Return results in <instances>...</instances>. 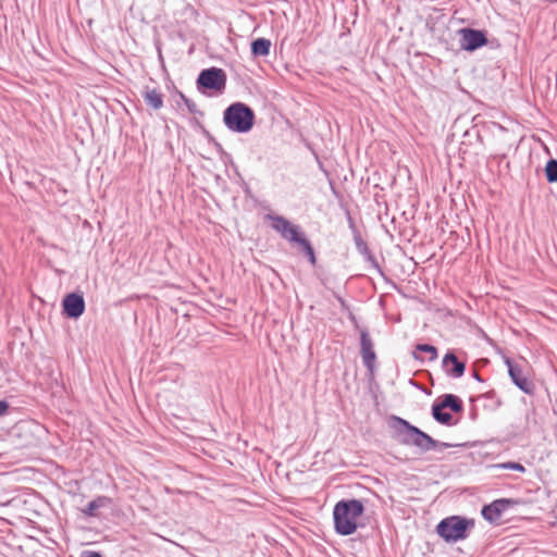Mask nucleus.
Returning <instances> with one entry per match:
<instances>
[{"instance_id": "9", "label": "nucleus", "mask_w": 557, "mask_h": 557, "mask_svg": "<svg viewBox=\"0 0 557 557\" xmlns=\"http://www.w3.org/2000/svg\"><path fill=\"white\" fill-rule=\"evenodd\" d=\"M505 364L507 366L511 382L524 394L533 396L535 394V384L524 375L521 366L509 357L505 358Z\"/></svg>"}, {"instance_id": "4", "label": "nucleus", "mask_w": 557, "mask_h": 557, "mask_svg": "<svg viewBox=\"0 0 557 557\" xmlns=\"http://www.w3.org/2000/svg\"><path fill=\"white\" fill-rule=\"evenodd\" d=\"M474 528V519L465 516H449L442 519L435 527L436 534L446 543L466 540Z\"/></svg>"}, {"instance_id": "8", "label": "nucleus", "mask_w": 557, "mask_h": 557, "mask_svg": "<svg viewBox=\"0 0 557 557\" xmlns=\"http://www.w3.org/2000/svg\"><path fill=\"white\" fill-rule=\"evenodd\" d=\"M457 34L459 36L460 49L467 52H474L488 44L487 32L485 29L462 27L457 30Z\"/></svg>"}, {"instance_id": "20", "label": "nucleus", "mask_w": 557, "mask_h": 557, "mask_svg": "<svg viewBox=\"0 0 557 557\" xmlns=\"http://www.w3.org/2000/svg\"><path fill=\"white\" fill-rule=\"evenodd\" d=\"M297 245H299L301 252L307 258V260L310 262L312 267L317 265V256L313 246L311 245L310 240L307 238V236Z\"/></svg>"}, {"instance_id": "34", "label": "nucleus", "mask_w": 557, "mask_h": 557, "mask_svg": "<svg viewBox=\"0 0 557 557\" xmlns=\"http://www.w3.org/2000/svg\"><path fill=\"white\" fill-rule=\"evenodd\" d=\"M210 144H212L214 146V148L216 149L218 152L226 154L223 146L215 138H214V141H211Z\"/></svg>"}, {"instance_id": "35", "label": "nucleus", "mask_w": 557, "mask_h": 557, "mask_svg": "<svg viewBox=\"0 0 557 557\" xmlns=\"http://www.w3.org/2000/svg\"><path fill=\"white\" fill-rule=\"evenodd\" d=\"M472 377H473L474 380H476L478 382H481V383H482V382H484V381H483V379H482V376L479 374V372H478V371H473V372H472Z\"/></svg>"}, {"instance_id": "25", "label": "nucleus", "mask_w": 557, "mask_h": 557, "mask_svg": "<svg viewBox=\"0 0 557 557\" xmlns=\"http://www.w3.org/2000/svg\"><path fill=\"white\" fill-rule=\"evenodd\" d=\"M352 238L358 252H361L362 250H366L367 247H369L367 242L362 238L360 232H355V234H352Z\"/></svg>"}, {"instance_id": "36", "label": "nucleus", "mask_w": 557, "mask_h": 557, "mask_svg": "<svg viewBox=\"0 0 557 557\" xmlns=\"http://www.w3.org/2000/svg\"><path fill=\"white\" fill-rule=\"evenodd\" d=\"M478 417V411L475 408H472L471 411H470V419L471 420H475Z\"/></svg>"}, {"instance_id": "17", "label": "nucleus", "mask_w": 557, "mask_h": 557, "mask_svg": "<svg viewBox=\"0 0 557 557\" xmlns=\"http://www.w3.org/2000/svg\"><path fill=\"white\" fill-rule=\"evenodd\" d=\"M265 219L272 221L271 227L280 233L281 236H285L287 228L292 224L289 220L278 214L269 213L265 215Z\"/></svg>"}, {"instance_id": "33", "label": "nucleus", "mask_w": 557, "mask_h": 557, "mask_svg": "<svg viewBox=\"0 0 557 557\" xmlns=\"http://www.w3.org/2000/svg\"><path fill=\"white\" fill-rule=\"evenodd\" d=\"M330 187H331L332 194L337 199H343V195L338 191V189L336 188V186H335V184L333 182H330Z\"/></svg>"}, {"instance_id": "27", "label": "nucleus", "mask_w": 557, "mask_h": 557, "mask_svg": "<svg viewBox=\"0 0 557 557\" xmlns=\"http://www.w3.org/2000/svg\"><path fill=\"white\" fill-rule=\"evenodd\" d=\"M346 218H347V223H348V226H349L351 233L355 234V232H360L358 230V227L356 226L355 220L351 216L350 211L348 209L346 210Z\"/></svg>"}, {"instance_id": "19", "label": "nucleus", "mask_w": 557, "mask_h": 557, "mask_svg": "<svg viewBox=\"0 0 557 557\" xmlns=\"http://www.w3.org/2000/svg\"><path fill=\"white\" fill-rule=\"evenodd\" d=\"M282 237L292 244H298L306 237V234L301 231L299 225L292 223L287 228L285 236Z\"/></svg>"}, {"instance_id": "10", "label": "nucleus", "mask_w": 557, "mask_h": 557, "mask_svg": "<svg viewBox=\"0 0 557 557\" xmlns=\"http://www.w3.org/2000/svg\"><path fill=\"white\" fill-rule=\"evenodd\" d=\"M62 315L66 319L77 320L79 319L86 309V302L81 292L67 293L62 301Z\"/></svg>"}, {"instance_id": "13", "label": "nucleus", "mask_w": 557, "mask_h": 557, "mask_svg": "<svg viewBox=\"0 0 557 557\" xmlns=\"http://www.w3.org/2000/svg\"><path fill=\"white\" fill-rule=\"evenodd\" d=\"M112 504V499L104 495H99L90 500L83 509L82 513L88 518H99L100 509L108 508Z\"/></svg>"}, {"instance_id": "21", "label": "nucleus", "mask_w": 557, "mask_h": 557, "mask_svg": "<svg viewBox=\"0 0 557 557\" xmlns=\"http://www.w3.org/2000/svg\"><path fill=\"white\" fill-rule=\"evenodd\" d=\"M544 174L547 183H557V159L550 158L547 160L544 168Z\"/></svg>"}, {"instance_id": "18", "label": "nucleus", "mask_w": 557, "mask_h": 557, "mask_svg": "<svg viewBox=\"0 0 557 557\" xmlns=\"http://www.w3.org/2000/svg\"><path fill=\"white\" fill-rule=\"evenodd\" d=\"M479 398H485V399H491L493 400V405L488 406V405H485L484 407L490 409V410H496L498 408H500L503 406V401L502 399L497 396V393L495 389H490L485 393H482L480 394L479 396L476 397H470V401L471 403H474L476 399Z\"/></svg>"}, {"instance_id": "24", "label": "nucleus", "mask_w": 557, "mask_h": 557, "mask_svg": "<svg viewBox=\"0 0 557 557\" xmlns=\"http://www.w3.org/2000/svg\"><path fill=\"white\" fill-rule=\"evenodd\" d=\"M488 468H491V469L513 470V471H518V472H522V473L527 471L525 467L522 463L516 462V461H507V462H502V463H495V465L488 466Z\"/></svg>"}, {"instance_id": "31", "label": "nucleus", "mask_w": 557, "mask_h": 557, "mask_svg": "<svg viewBox=\"0 0 557 557\" xmlns=\"http://www.w3.org/2000/svg\"><path fill=\"white\" fill-rule=\"evenodd\" d=\"M336 299H337L342 310L347 311V312L350 310L349 305L342 296H336Z\"/></svg>"}, {"instance_id": "29", "label": "nucleus", "mask_w": 557, "mask_h": 557, "mask_svg": "<svg viewBox=\"0 0 557 557\" xmlns=\"http://www.w3.org/2000/svg\"><path fill=\"white\" fill-rule=\"evenodd\" d=\"M79 557H103L101 552L98 550H82Z\"/></svg>"}, {"instance_id": "3", "label": "nucleus", "mask_w": 557, "mask_h": 557, "mask_svg": "<svg viewBox=\"0 0 557 557\" xmlns=\"http://www.w3.org/2000/svg\"><path fill=\"white\" fill-rule=\"evenodd\" d=\"M223 123L233 133L247 134L256 123V113L247 103L236 101L223 111Z\"/></svg>"}, {"instance_id": "28", "label": "nucleus", "mask_w": 557, "mask_h": 557, "mask_svg": "<svg viewBox=\"0 0 557 557\" xmlns=\"http://www.w3.org/2000/svg\"><path fill=\"white\" fill-rule=\"evenodd\" d=\"M11 409V406L8 400L0 399V418L8 414Z\"/></svg>"}, {"instance_id": "23", "label": "nucleus", "mask_w": 557, "mask_h": 557, "mask_svg": "<svg viewBox=\"0 0 557 557\" xmlns=\"http://www.w3.org/2000/svg\"><path fill=\"white\" fill-rule=\"evenodd\" d=\"M176 95L184 102L189 113L197 114L199 116L205 115V113L198 109L197 104L191 99L186 97L184 92H182L181 90H176Z\"/></svg>"}, {"instance_id": "32", "label": "nucleus", "mask_w": 557, "mask_h": 557, "mask_svg": "<svg viewBox=\"0 0 557 557\" xmlns=\"http://www.w3.org/2000/svg\"><path fill=\"white\" fill-rule=\"evenodd\" d=\"M348 319L354 324L356 330H359V331L361 330L356 315L350 310L348 311Z\"/></svg>"}, {"instance_id": "30", "label": "nucleus", "mask_w": 557, "mask_h": 557, "mask_svg": "<svg viewBox=\"0 0 557 557\" xmlns=\"http://www.w3.org/2000/svg\"><path fill=\"white\" fill-rule=\"evenodd\" d=\"M196 123L200 126L202 134L207 138L208 143L210 144L211 141H214V137L210 134V132L203 125H201L198 121H196Z\"/></svg>"}, {"instance_id": "6", "label": "nucleus", "mask_w": 557, "mask_h": 557, "mask_svg": "<svg viewBox=\"0 0 557 557\" xmlns=\"http://www.w3.org/2000/svg\"><path fill=\"white\" fill-rule=\"evenodd\" d=\"M446 408H449L451 412L461 413L463 411L462 399L455 394H444L435 399L431 407L432 417L437 423L447 426L457 424L458 421L454 420L451 413L444 411Z\"/></svg>"}, {"instance_id": "11", "label": "nucleus", "mask_w": 557, "mask_h": 557, "mask_svg": "<svg viewBox=\"0 0 557 557\" xmlns=\"http://www.w3.org/2000/svg\"><path fill=\"white\" fill-rule=\"evenodd\" d=\"M360 355L363 366L367 368L368 372L373 375L376 368V352L374 350V343L367 327L360 330Z\"/></svg>"}, {"instance_id": "2", "label": "nucleus", "mask_w": 557, "mask_h": 557, "mask_svg": "<svg viewBox=\"0 0 557 557\" xmlns=\"http://www.w3.org/2000/svg\"><path fill=\"white\" fill-rule=\"evenodd\" d=\"M366 500L357 498H343L333 507V524L334 531L341 536L354 534L359 527L364 524L358 523V519L366 511Z\"/></svg>"}, {"instance_id": "26", "label": "nucleus", "mask_w": 557, "mask_h": 557, "mask_svg": "<svg viewBox=\"0 0 557 557\" xmlns=\"http://www.w3.org/2000/svg\"><path fill=\"white\" fill-rule=\"evenodd\" d=\"M240 187H242L246 198H252L253 197L252 190H251L249 184L243 177H240Z\"/></svg>"}, {"instance_id": "15", "label": "nucleus", "mask_w": 557, "mask_h": 557, "mask_svg": "<svg viewBox=\"0 0 557 557\" xmlns=\"http://www.w3.org/2000/svg\"><path fill=\"white\" fill-rule=\"evenodd\" d=\"M271 40L264 37H258L250 44V53L252 58H265L271 51Z\"/></svg>"}, {"instance_id": "7", "label": "nucleus", "mask_w": 557, "mask_h": 557, "mask_svg": "<svg viewBox=\"0 0 557 557\" xmlns=\"http://www.w3.org/2000/svg\"><path fill=\"white\" fill-rule=\"evenodd\" d=\"M521 503V499L498 498L492 503L484 504L481 508V516L490 524L498 525L502 519V515L509 508H513Z\"/></svg>"}, {"instance_id": "5", "label": "nucleus", "mask_w": 557, "mask_h": 557, "mask_svg": "<svg viewBox=\"0 0 557 557\" xmlns=\"http://www.w3.org/2000/svg\"><path fill=\"white\" fill-rule=\"evenodd\" d=\"M226 83V72L221 67L211 66L199 72L196 88L207 97L220 96L224 94Z\"/></svg>"}, {"instance_id": "1", "label": "nucleus", "mask_w": 557, "mask_h": 557, "mask_svg": "<svg viewBox=\"0 0 557 557\" xmlns=\"http://www.w3.org/2000/svg\"><path fill=\"white\" fill-rule=\"evenodd\" d=\"M387 423L391 437L394 441L404 446H413L422 454L430 450L443 451L446 448L459 446L458 444L437 441L408 420L395 414L388 418Z\"/></svg>"}, {"instance_id": "14", "label": "nucleus", "mask_w": 557, "mask_h": 557, "mask_svg": "<svg viewBox=\"0 0 557 557\" xmlns=\"http://www.w3.org/2000/svg\"><path fill=\"white\" fill-rule=\"evenodd\" d=\"M141 97L144 98L145 103L154 111L160 110L163 107L164 96L157 88L146 86L141 91Z\"/></svg>"}, {"instance_id": "16", "label": "nucleus", "mask_w": 557, "mask_h": 557, "mask_svg": "<svg viewBox=\"0 0 557 557\" xmlns=\"http://www.w3.org/2000/svg\"><path fill=\"white\" fill-rule=\"evenodd\" d=\"M420 352L429 354V361H434L438 357V350L434 345L428 343H419L414 346L412 357L416 361L424 362V358Z\"/></svg>"}, {"instance_id": "22", "label": "nucleus", "mask_w": 557, "mask_h": 557, "mask_svg": "<svg viewBox=\"0 0 557 557\" xmlns=\"http://www.w3.org/2000/svg\"><path fill=\"white\" fill-rule=\"evenodd\" d=\"M359 253L363 257L366 262L370 263L372 269H374L381 276H384V271L382 267L379 264L376 258L373 256L369 247H367L366 250H362Z\"/></svg>"}, {"instance_id": "12", "label": "nucleus", "mask_w": 557, "mask_h": 557, "mask_svg": "<svg viewBox=\"0 0 557 557\" xmlns=\"http://www.w3.org/2000/svg\"><path fill=\"white\" fill-rule=\"evenodd\" d=\"M442 369L448 377L460 379L466 372L467 363L466 360H460L454 350L449 349L443 356Z\"/></svg>"}]
</instances>
